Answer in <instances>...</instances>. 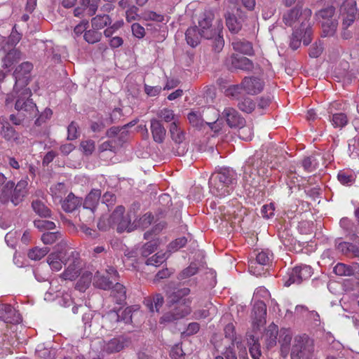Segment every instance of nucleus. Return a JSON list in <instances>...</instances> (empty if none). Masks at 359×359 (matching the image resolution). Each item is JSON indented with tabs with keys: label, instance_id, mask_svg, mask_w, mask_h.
I'll return each mask as SVG.
<instances>
[{
	"label": "nucleus",
	"instance_id": "obj_1",
	"mask_svg": "<svg viewBox=\"0 0 359 359\" xmlns=\"http://www.w3.org/2000/svg\"><path fill=\"white\" fill-rule=\"evenodd\" d=\"M189 287H177L168 295V302L171 304H178L172 311L165 313L161 322L172 323L180 320L191 312L192 299L187 297L190 294Z\"/></svg>",
	"mask_w": 359,
	"mask_h": 359
},
{
	"label": "nucleus",
	"instance_id": "obj_2",
	"mask_svg": "<svg viewBox=\"0 0 359 359\" xmlns=\"http://www.w3.org/2000/svg\"><path fill=\"white\" fill-rule=\"evenodd\" d=\"M237 183L236 172L229 168H223L213 172L209 179L210 192L215 196L222 198L229 195Z\"/></svg>",
	"mask_w": 359,
	"mask_h": 359
},
{
	"label": "nucleus",
	"instance_id": "obj_3",
	"mask_svg": "<svg viewBox=\"0 0 359 359\" xmlns=\"http://www.w3.org/2000/svg\"><path fill=\"white\" fill-rule=\"evenodd\" d=\"M28 182L26 179L21 180L15 186V183L8 181L2 188L0 202L7 204L11 201L15 206L22 203L27 194Z\"/></svg>",
	"mask_w": 359,
	"mask_h": 359
},
{
	"label": "nucleus",
	"instance_id": "obj_4",
	"mask_svg": "<svg viewBox=\"0 0 359 359\" xmlns=\"http://www.w3.org/2000/svg\"><path fill=\"white\" fill-rule=\"evenodd\" d=\"M335 8L332 6H327L316 13L317 20L321 23L322 36H332L334 34L338 21L334 16Z\"/></svg>",
	"mask_w": 359,
	"mask_h": 359
},
{
	"label": "nucleus",
	"instance_id": "obj_5",
	"mask_svg": "<svg viewBox=\"0 0 359 359\" xmlns=\"http://www.w3.org/2000/svg\"><path fill=\"white\" fill-rule=\"evenodd\" d=\"M314 351L313 340L307 335L298 336L292 347L291 359L308 358Z\"/></svg>",
	"mask_w": 359,
	"mask_h": 359
},
{
	"label": "nucleus",
	"instance_id": "obj_6",
	"mask_svg": "<svg viewBox=\"0 0 359 359\" xmlns=\"http://www.w3.org/2000/svg\"><path fill=\"white\" fill-rule=\"evenodd\" d=\"M109 222L113 226H116L118 232L124 231L130 232L134 229L130 217L128 214H125V208L123 205L116 208L109 218Z\"/></svg>",
	"mask_w": 359,
	"mask_h": 359
},
{
	"label": "nucleus",
	"instance_id": "obj_7",
	"mask_svg": "<svg viewBox=\"0 0 359 359\" xmlns=\"http://www.w3.org/2000/svg\"><path fill=\"white\" fill-rule=\"evenodd\" d=\"M313 274L312 268L308 265L296 266L289 270L284 277V285L290 286L292 284H300L304 280L309 279Z\"/></svg>",
	"mask_w": 359,
	"mask_h": 359
},
{
	"label": "nucleus",
	"instance_id": "obj_8",
	"mask_svg": "<svg viewBox=\"0 0 359 359\" xmlns=\"http://www.w3.org/2000/svg\"><path fill=\"white\" fill-rule=\"evenodd\" d=\"M312 30L308 21H302L300 27L294 30L290 38V47L297 50L301 45L302 40L304 45H309L311 41Z\"/></svg>",
	"mask_w": 359,
	"mask_h": 359
},
{
	"label": "nucleus",
	"instance_id": "obj_9",
	"mask_svg": "<svg viewBox=\"0 0 359 359\" xmlns=\"http://www.w3.org/2000/svg\"><path fill=\"white\" fill-rule=\"evenodd\" d=\"M99 344L104 356L105 354H112L120 352L124 348L128 346L130 341L128 337L120 335L109 340H101L99 341Z\"/></svg>",
	"mask_w": 359,
	"mask_h": 359
},
{
	"label": "nucleus",
	"instance_id": "obj_10",
	"mask_svg": "<svg viewBox=\"0 0 359 359\" xmlns=\"http://www.w3.org/2000/svg\"><path fill=\"white\" fill-rule=\"evenodd\" d=\"M224 17L226 25L232 34H238L247 20L246 13L241 8H237L235 13L228 12Z\"/></svg>",
	"mask_w": 359,
	"mask_h": 359
},
{
	"label": "nucleus",
	"instance_id": "obj_11",
	"mask_svg": "<svg viewBox=\"0 0 359 359\" xmlns=\"http://www.w3.org/2000/svg\"><path fill=\"white\" fill-rule=\"evenodd\" d=\"M31 91L29 88H22L20 93L18 95L15 109L19 111H24L29 115L35 114L37 111L36 104L33 102L31 96Z\"/></svg>",
	"mask_w": 359,
	"mask_h": 359
},
{
	"label": "nucleus",
	"instance_id": "obj_12",
	"mask_svg": "<svg viewBox=\"0 0 359 359\" xmlns=\"http://www.w3.org/2000/svg\"><path fill=\"white\" fill-rule=\"evenodd\" d=\"M105 273L101 274L97 272L93 278V285L96 287L107 290L111 288L113 281L117 280L118 273L113 267H109Z\"/></svg>",
	"mask_w": 359,
	"mask_h": 359
},
{
	"label": "nucleus",
	"instance_id": "obj_13",
	"mask_svg": "<svg viewBox=\"0 0 359 359\" xmlns=\"http://www.w3.org/2000/svg\"><path fill=\"white\" fill-rule=\"evenodd\" d=\"M262 164V161L255 156L249 158L243 165V180L253 186L255 183V178L259 175L258 168Z\"/></svg>",
	"mask_w": 359,
	"mask_h": 359
},
{
	"label": "nucleus",
	"instance_id": "obj_14",
	"mask_svg": "<svg viewBox=\"0 0 359 359\" xmlns=\"http://www.w3.org/2000/svg\"><path fill=\"white\" fill-rule=\"evenodd\" d=\"M214 13L210 11H205L199 17L198 29L203 38H211L217 30V27L212 28V20H214Z\"/></svg>",
	"mask_w": 359,
	"mask_h": 359
},
{
	"label": "nucleus",
	"instance_id": "obj_15",
	"mask_svg": "<svg viewBox=\"0 0 359 359\" xmlns=\"http://www.w3.org/2000/svg\"><path fill=\"white\" fill-rule=\"evenodd\" d=\"M100 0H80L81 6L74 9V15L78 18H83L85 15L93 16L95 15Z\"/></svg>",
	"mask_w": 359,
	"mask_h": 359
},
{
	"label": "nucleus",
	"instance_id": "obj_16",
	"mask_svg": "<svg viewBox=\"0 0 359 359\" xmlns=\"http://www.w3.org/2000/svg\"><path fill=\"white\" fill-rule=\"evenodd\" d=\"M342 16L344 28H348L358 18L356 2L355 1L351 0L344 4Z\"/></svg>",
	"mask_w": 359,
	"mask_h": 359
},
{
	"label": "nucleus",
	"instance_id": "obj_17",
	"mask_svg": "<svg viewBox=\"0 0 359 359\" xmlns=\"http://www.w3.org/2000/svg\"><path fill=\"white\" fill-rule=\"evenodd\" d=\"M0 319L6 323L18 324L21 322V316L11 304H0Z\"/></svg>",
	"mask_w": 359,
	"mask_h": 359
},
{
	"label": "nucleus",
	"instance_id": "obj_18",
	"mask_svg": "<svg viewBox=\"0 0 359 359\" xmlns=\"http://www.w3.org/2000/svg\"><path fill=\"white\" fill-rule=\"evenodd\" d=\"M75 255L78 256V253L72 251L71 255L69 256L68 260H69V257H72L73 259L72 262L69 264L67 269L60 275V277L63 280H73L80 275V261L79 259L75 257Z\"/></svg>",
	"mask_w": 359,
	"mask_h": 359
},
{
	"label": "nucleus",
	"instance_id": "obj_19",
	"mask_svg": "<svg viewBox=\"0 0 359 359\" xmlns=\"http://www.w3.org/2000/svg\"><path fill=\"white\" fill-rule=\"evenodd\" d=\"M226 123L230 128L241 127L245 124V118L233 108L226 107L222 112Z\"/></svg>",
	"mask_w": 359,
	"mask_h": 359
},
{
	"label": "nucleus",
	"instance_id": "obj_20",
	"mask_svg": "<svg viewBox=\"0 0 359 359\" xmlns=\"http://www.w3.org/2000/svg\"><path fill=\"white\" fill-rule=\"evenodd\" d=\"M355 237V244L349 242H341L337 245V250L347 257H359V236Z\"/></svg>",
	"mask_w": 359,
	"mask_h": 359
},
{
	"label": "nucleus",
	"instance_id": "obj_21",
	"mask_svg": "<svg viewBox=\"0 0 359 359\" xmlns=\"http://www.w3.org/2000/svg\"><path fill=\"white\" fill-rule=\"evenodd\" d=\"M266 316V306L262 301L257 302L252 309V318L253 319V324L259 327L260 325L265 323V318Z\"/></svg>",
	"mask_w": 359,
	"mask_h": 359
},
{
	"label": "nucleus",
	"instance_id": "obj_22",
	"mask_svg": "<svg viewBox=\"0 0 359 359\" xmlns=\"http://www.w3.org/2000/svg\"><path fill=\"white\" fill-rule=\"evenodd\" d=\"M242 86L248 94L255 95L263 90L264 83L257 77H245L242 81Z\"/></svg>",
	"mask_w": 359,
	"mask_h": 359
},
{
	"label": "nucleus",
	"instance_id": "obj_23",
	"mask_svg": "<svg viewBox=\"0 0 359 359\" xmlns=\"http://www.w3.org/2000/svg\"><path fill=\"white\" fill-rule=\"evenodd\" d=\"M32 69L33 65L29 62H24L18 66L13 73L16 83L22 81L23 84L27 85L29 74Z\"/></svg>",
	"mask_w": 359,
	"mask_h": 359
},
{
	"label": "nucleus",
	"instance_id": "obj_24",
	"mask_svg": "<svg viewBox=\"0 0 359 359\" xmlns=\"http://www.w3.org/2000/svg\"><path fill=\"white\" fill-rule=\"evenodd\" d=\"M60 202L62 208L65 212H72L81 206L83 203V199L82 198L76 196L71 192L64 200H62V197L60 196Z\"/></svg>",
	"mask_w": 359,
	"mask_h": 359
},
{
	"label": "nucleus",
	"instance_id": "obj_25",
	"mask_svg": "<svg viewBox=\"0 0 359 359\" xmlns=\"http://www.w3.org/2000/svg\"><path fill=\"white\" fill-rule=\"evenodd\" d=\"M222 24L219 22L217 27V30L212 34L211 38H205L212 41V50L217 54L220 53L224 46V40L222 34Z\"/></svg>",
	"mask_w": 359,
	"mask_h": 359
},
{
	"label": "nucleus",
	"instance_id": "obj_26",
	"mask_svg": "<svg viewBox=\"0 0 359 359\" xmlns=\"http://www.w3.org/2000/svg\"><path fill=\"white\" fill-rule=\"evenodd\" d=\"M150 129L154 142L162 143L165 137L166 130L161 122L156 118H152Z\"/></svg>",
	"mask_w": 359,
	"mask_h": 359
},
{
	"label": "nucleus",
	"instance_id": "obj_27",
	"mask_svg": "<svg viewBox=\"0 0 359 359\" xmlns=\"http://www.w3.org/2000/svg\"><path fill=\"white\" fill-rule=\"evenodd\" d=\"M101 190L93 189L86 196L83 203V208L95 210L101 197Z\"/></svg>",
	"mask_w": 359,
	"mask_h": 359
},
{
	"label": "nucleus",
	"instance_id": "obj_28",
	"mask_svg": "<svg viewBox=\"0 0 359 359\" xmlns=\"http://www.w3.org/2000/svg\"><path fill=\"white\" fill-rule=\"evenodd\" d=\"M231 65L236 69L251 71L254 68L252 62L246 57L233 55L231 57Z\"/></svg>",
	"mask_w": 359,
	"mask_h": 359
},
{
	"label": "nucleus",
	"instance_id": "obj_29",
	"mask_svg": "<svg viewBox=\"0 0 359 359\" xmlns=\"http://www.w3.org/2000/svg\"><path fill=\"white\" fill-rule=\"evenodd\" d=\"M355 271H359V264H353L352 266L343 263H338L333 268V272L337 276H353Z\"/></svg>",
	"mask_w": 359,
	"mask_h": 359
},
{
	"label": "nucleus",
	"instance_id": "obj_30",
	"mask_svg": "<svg viewBox=\"0 0 359 359\" xmlns=\"http://www.w3.org/2000/svg\"><path fill=\"white\" fill-rule=\"evenodd\" d=\"M232 46L235 51L244 55H252L253 48L252 43L245 39H235L232 41Z\"/></svg>",
	"mask_w": 359,
	"mask_h": 359
},
{
	"label": "nucleus",
	"instance_id": "obj_31",
	"mask_svg": "<svg viewBox=\"0 0 359 359\" xmlns=\"http://www.w3.org/2000/svg\"><path fill=\"white\" fill-rule=\"evenodd\" d=\"M22 58V53L16 49L11 48L2 59V66L4 68L11 67L14 63L18 62Z\"/></svg>",
	"mask_w": 359,
	"mask_h": 359
},
{
	"label": "nucleus",
	"instance_id": "obj_32",
	"mask_svg": "<svg viewBox=\"0 0 359 359\" xmlns=\"http://www.w3.org/2000/svg\"><path fill=\"white\" fill-rule=\"evenodd\" d=\"M278 334V326L273 323L269 325L264 334L266 346L267 348H271L276 345Z\"/></svg>",
	"mask_w": 359,
	"mask_h": 359
},
{
	"label": "nucleus",
	"instance_id": "obj_33",
	"mask_svg": "<svg viewBox=\"0 0 359 359\" xmlns=\"http://www.w3.org/2000/svg\"><path fill=\"white\" fill-rule=\"evenodd\" d=\"M185 36L187 43L192 47H196L200 43L201 38L203 37L197 26L189 27Z\"/></svg>",
	"mask_w": 359,
	"mask_h": 359
},
{
	"label": "nucleus",
	"instance_id": "obj_34",
	"mask_svg": "<svg viewBox=\"0 0 359 359\" xmlns=\"http://www.w3.org/2000/svg\"><path fill=\"white\" fill-rule=\"evenodd\" d=\"M272 254L266 251H261L256 255L255 260L250 262L249 267L252 271L254 267H256V264H259L260 266L269 265L272 260Z\"/></svg>",
	"mask_w": 359,
	"mask_h": 359
},
{
	"label": "nucleus",
	"instance_id": "obj_35",
	"mask_svg": "<svg viewBox=\"0 0 359 359\" xmlns=\"http://www.w3.org/2000/svg\"><path fill=\"white\" fill-rule=\"evenodd\" d=\"M111 22V18L107 14L97 15L91 19L92 28L97 30L110 25Z\"/></svg>",
	"mask_w": 359,
	"mask_h": 359
},
{
	"label": "nucleus",
	"instance_id": "obj_36",
	"mask_svg": "<svg viewBox=\"0 0 359 359\" xmlns=\"http://www.w3.org/2000/svg\"><path fill=\"white\" fill-rule=\"evenodd\" d=\"M111 295L115 299L116 304H123L126 298V287L122 284L116 283L111 288Z\"/></svg>",
	"mask_w": 359,
	"mask_h": 359
},
{
	"label": "nucleus",
	"instance_id": "obj_37",
	"mask_svg": "<svg viewBox=\"0 0 359 359\" xmlns=\"http://www.w3.org/2000/svg\"><path fill=\"white\" fill-rule=\"evenodd\" d=\"M62 259V252L51 253L47 257V262L53 270L58 271L62 269V264H67Z\"/></svg>",
	"mask_w": 359,
	"mask_h": 359
},
{
	"label": "nucleus",
	"instance_id": "obj_38",
	"mask_svg": "<svg viewBox=\"0 0 359 359\" xmlns=\"http://www.w3.org/2000/svg\"><path fill=\"white\" fill-rule=\"evenodd\" d=\"M0 123L2 125L1 135L8 141L14 140L17 139L18 133L15 130L4 118H0Z\"/></svg>",
	"mask_w": 359,
	"mask_h": 359
},
{
	"label": "nucleus",
	"instance_id": "obj_39",
	"mask_svg": "<svg viewBox=\"0 0 359 359\" xmlns=\"http://www.w3.org/2000/svg\"><path fill=\"white\" fill-rule=\"evenodd\" d=\"M248 337L249 339L248 340L250 355L253 359H259L262 355L260 344L255 336L250 334Z\"/></svg>",
	"mask_w": 359,
	"mask_h": 359
},
{
	"label": "nucleus",
	"instance_id": "obj_40",
	"mask_svg": "<svg viewBox=\"0 0 359 359\" xmlns=\"http://www.w3.org/2000/svg\"><path fill=\"white\" fill-rule=\"evenodd\" d=\"M34 211L43 217H50L51 210L40 200H34L32 203Z\"/></svg>",
	"mask_w": 359,
	"mask_h": 359
},
{
	"label": "nucleus",
	"instance_id": "obj_41",
	"mask_svg": "<svg viewBox=\"0 0 359 359\" xmlns=\"http://www.w3.org/2000/svg\"><path fill=\"white\" fill-rule=\"evenodd\" d=\"M301 15V11L299 8H293L284 13L283 20L284 23L289 27H292Z\"/></svg>",
	"mask_w": 359,
	"mask_h": 359
},
{
	"label": "nucleus",
	"instance_id": "obj_42",
	"mask_svg": "<svg viewBox=\"0 0 359 359\" xmlns=\"http://www.w3.org/2000/svg\"><path fill=\"white\" fill-rule=\"evenodd\" d=\"M169 132L170 133L171 138L176 143H181L184 141L185 135L182 129L179 127L176 121H173L170 126Z\"/></svg>",
	"mask_w": 359,
	"mask_h": 359
},
{
	"label": "nucleus",
	"instance_id": "obj_43",
	"mask_svg": "<svg viewBox=\"0 0 359 359\" xmlns=\"http://www.w3.org/2000/svg\"><path fill=\"white\" fill-rule=\"evenodd\" d=\"M237 107L241 111L247 114H250L255 109L256 103L252 98L245 97L238 101Z\"/></svg>",
	"mask_w": 359,
	"mask_h": 359
},
{
	"label": "nucleus",
	"instance_id": "obj_44",
	"mask_svg": "<svg viewBox=\"0 0 359 359\" xmlns=\"http://www.w3.org/2000/svg\"><path fill=\"white\" fill-rule=\"evenodd\" d=\"M292 340V333L289 330L282 329L280 332L279 343L282 352H288L289 345Z\"/></svg>",
	"mask_w": 359,
	"mask_h": 359
},
{
	"label": "nucleus",
	"instance_id": "obj_45",
	"mask_svg": "<svg viewBox=\"0 0 359 359\" xmlns=\"http://www.w3.org/2000/svg\"><path fill=\"white\" fill-rule=\"evenodd\" d=\"M80 224L90 225L94 222L95 219V210L83 208L79 213Z\"/></svg>",
	"mask_w": 359,
	"mask_h": 359
},
{
	"label": "nucleus",
	"instance_id": "obj_46",
	"mask_svg": "<svg viewBox=\"0 0 359 359\" xmlns=\"http://www.w3.org/2000/svg\"><path fill=\"white\" fill-rule=\"evenodd\" d=\"M49 252V248L47 247L44 248H34L30 249L27 253L28 257L34 261H38L44 257Z\"/></svg>",
	"mask_w": 359,
	"mask_h": 359
},
{
	"label": "nucleus",
	"instance_id": "obj_47",
	"mask_svg": "<svg viewBox=\"0 0 359 359\" xmlns=\"http://www.w3.org/2000/svg\"><path fill=\"white\" fill-rule=\"evenodd\" d=\"M154 221V216L151 212H147L135 221L133 224L135 227H140L142 229L147 228Z\"/></svg>",
	"mask_w": 359,
	"mask_h": 359
},
{
	"label": "nucleus",
	"instance_id": "obj_48",
	"mask_svg": "<svg viewBox=\"0 0 359 359\" xmlns=\"http://www.w3.org/2000/svg\"><path fill=\"white\" fill-rule=\"evenodd\" d=\"M102 36V34L97 29H89L85 32L83 38L86 42L88 43H95L99 42Z\"/></svg>",
	"mask_w": 359,
	"mask_h": 359
},
{
	"label": "nucleus",
	"instance_id": "obj_49",
	"mask_svg": "<svg viewBox=\"0 0 359 359\" xmlns=\"http://www.w3.org/2000/svg\"><path fill=\"white\" fill-rule=\"evenodd\" d=\"M330 120L335 128H343L348 123V118L344 113L334 114Z\"/></svg>",
	"mask_w": 359,
	"mask_h": 359
},
{
	"label": "nucleus",
	"instance_id": "obj_50",
	"mask_svg": "<svg viewBox=\"0 0 359 359\" xmlns=\"http://www.w3.org/2000/svg\"><path fill=\"white\" fill-rule=\"evenodd\" d=\"M158 245L157 240L151 239L149 242L146 243L141 248V255L147 257L151 253L156 251Z\"/></svg>",
	"mask_w": 359,
	"mask_h": 359
},
{
	"label": "nucleus",
	"instance_id": "obj_51",
	"mask_svg": "<svg viewBox=\"0 0 359 359\" xmlns=\"http://www.w3.org/2000/svg\"><path fill=\"white\" fill-rule=\"evenodd\" d=\"M205 309H198L194 312V318L196 320L203 319L208 317L211 310H215V308L211 302H208L205 305Z\"/></svg>",
	"mask_w": 359,
	"mask_h": 359
},
{
	"label": "nucleus",
	"instance_id": "obj_52",
	"mask_svg": "<svg viewBox=\"0 0 359 359\" xmlns=\"http://www.w3.org/2000/svg\"><path fill=\"white\" fill-rule=\"evenodd\" d=\"M167 259L166 253L158 252L146 261L147 265L158 266L163 264Z\"/></svg>",
	"mask_w": 359,
	"mask_h": 359
},
{
	"label": "nucleus",
	"instance_id": "obj_53",
	"mask_svg": "<svg viewBox=\"0 0 359 359\" xmlns=\"http://www.w3.org/2000/svg\"><path fill=\"white\" fill-rule=\"evenodd\" d=\"M188 120L190 124L196 128H201L204 125L201 115L195 111H191L188 114Z\"/></svg>",
	"mask_w": 359,
	"mask_h": 359
},
{
	"label": "nucleus",
	"instance_id": "obj_54",
	"mask_svg": "<svg viewBox=\"0 0 359 359\" xmlns=\"http://www.w3.org/2000/svg\"><path fill=\"white\" fill-rule=\"evenodd\" d=\"M187 243V239L186 237L182 236L178 238H176L175 241L170 242L168 245V251L170 252H176L180 248L185 246Z\"/></svg>",
	"mask_w": 359,
	"mask_h": 359
},
{
	"label": "nucleus",
	"instance_id": "obj_55",
	"mask_svg": "<svg viewBox=\"0 0 359 359\" xmlns=\"http://www.w3.org/2000/svg\"><path fill=\"white\" fill-rule=\"evenodd\" d=\"M61 238L60 232H46L41 236V241L46 245H51Z\"/></svg>",
	"mask_w": 359,
	"mask_h": 359
},
{
	"label": "nucleus",
	"instance_id": "obj_56",
	"mask_svg": "<svg viewBox=\"0 0 359 359\" xmlns=\"http://www.w3.org/2000/svg\"><path fill=\"white\" fill-rule=\"evenodd\" d=\"M238 135L241 139L245 141L251 140L253 135V131L252 128L250 126H246L245 124L241 127H238Z\"/></svg>",
	"mask_w": 359,
	"mask_h": 359
},
{
	"label": "nucleus",
	"instance_id": "obj_57",
	"mask_svg": "<svg viewBox=\"0 0 359 359\" xmlns=\"http://www.w3.org/2000/svg\"><path fill=\"white\" fill-rule=\"evenodd\" d=\"M337 178L341 184L346 186H351L355 180L354 175L348 174L344 171H340L337 175Z\"/></svg>",
	"mask_w": 359,
	"mask_h": 359
},
{
	"label": "nucleus",
	"instance_id": "obj_58",
	"mask_svg": "<svg viewBox=\"0 0 359 359\" xmlns=\"http://www.w3.org/2000/svg\"><path fill=\"white\" fill-rule=\"evenodd\" d=\"M80 147L83 154L86 156L91 155L95 150V144L92 140H83L81 142Z\"/></svg>",
	"mask_w": 359,
	"mask_h": 359
},
{
	"label": "nucleus",
	"instance_id": "obj_59",
	"mask_svg": "<svg viewBox=\"0 0 359 359\" xmlns=\"http://www.w3.org/2000/svg\"><path fill=\"white\" fill-rule=\"evenodd\" d=\"M166 224L164 222H161L156 224L151 230L147 231L144 233V238L149 240L152 238L153 235L158 234L165 227Z\"/></svg>",
	"mask_w": 359,
	"mask_h": 359
},
{
	"label": "nucleus",
	"instance_id": "obj_60",
	"mask_svg": "<svg viewBox=\"0 0 359 359\" xmlns=\"http://www.w3.org/2000/svg\"><path fill=\"white\" fill-rule=\"evenodd\" d=\"M21 38L22 35L15 29V27H14L8 38L6 43L8 46L13 47V48H14V47L19 43Z\"/></svg>",
	"mask_w": 359,
	"mask_h": 359
},
{
	"label": "nucleus",
	"instance_id": "obj_61",
	"mask_svg": "<svg viewBox=\"0 0 359 359\" xmlns=\"http://www.w3.org/2000/svg\"><path fill=\"white\" fill-rule=\"evenodd\" d=\"M132 308L127 307L120 313H117V320L123 321L125 323H129L132 321Z\"/></svg>",
	"mask_w": 359,
	"mask_h": 359
},
{
	"label": "nucleus",
	"instance_id": "obj_62",
	"mask_svg": "<svg viewBox=\"0 0 359 359\" xmlns=\"http://www.w3.org/2000/svg\"><path fill=\"white\" fill-rule=\"evenodd\" d=\"M340 226L348 233H352L355 231L356 227L351 219L348 217H343L339 222Z\"/></svg>",
	"mask_w": 359,
	"mask_h": 359
},
{
	"label": "nucleus",
	"instance_id": "obj_63",
	"mask_svg": "<svg viewBox=\"0 0 359 359\" xmlns=\"http://www.w3.org/2000/svg\"><path fill=\"white\" fill-rule=\"evenodd\" d=\"M302 165L304 170L309 172H313L316 169L315 159L313 157H305L302 161Z\"/></svg>",
	"mask_w": 359,
	"mask_h": 359
},
{
	"label": "nucleus",
	"instance_id": "obj_64",
	"mask_svg": "<svg viewBox=\"0 0 359 359\" xmlns=\"http://www.w3.org/2000/svg\"><path fill=\"white\" fill-rule=\"evenodd\" d=\"M198 266L196 263H191L187 268L184 269L181 273V278H187L195 275L198 272Z\"/></svg>",
	"mask_w": 359,
	"mask_h": 359
}]
</instances>
